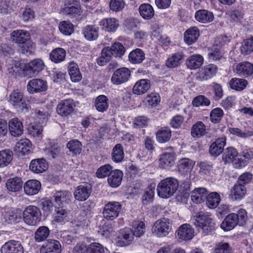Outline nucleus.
Instances as JSON below:
<instances>
[{
  "instance_id": "nucleus-1",
  "label": "nucleus",
  "mask_w": 253,
  "mask_h": 253,
  "mask_svg": "<svg viewBox=\"0 0 253 253\" xmlns=\"http://www.w3.org/2000/svg\"><path fill=\"white\" fill-rule=\"evenodd\" d=\"M30 37V33L23 30H14L10 34L12 41L18 45L19 52L27 55L32 54L35 48L34 43Z\"/></svg>"
},
{
  "instance_id": "nucleus-2",
  "label": "nucleus",
  "mask_w": 253,
  "mask_h": 253,
  "mask_svg": "<svg viewBox=\"0 0 253 253\" xmlns=\"http://www.w3.org/2000/svg\"><path fill=\"white\" fill-rule=\"evenodd\" d=\"M179 186L178 180L172 177L162 180L158 184V195L162 198H168L172 196Z\"/></svg>"
},
{
  "instance_id": "nucleus-3",
  "label": "nucleus",
  "mask_w": 253,
  "mask_h": 253,
  "mask_svg": "<svg viewBox=\"0 0 253 253\" xmlns=\"http://www.w3.org/2000/svg\"><path fill=\"white\" fill-rule=\"evenodd\" d=\"M195 225L201 230L202 234L208 235L212 233L215 230V223L213 219L207 213L200 211L195 216Z\"/></svg>"
},
{
  "instance_id": "nucleus-4",
  "label": "nucleus",
  "mask_w": 253,
  "mask_h": 253,
  "mask_svg": "<svg viewBox=\"0 0 253 253\" xmlns=\"http://www.w3.org/2000/svg\"><path fill=\"white\" fill-rule=\"evenodd\" d=\"M45 66L42 59H35L22 65L21 72L24 77L32 78L38 75L44 69Z\"/></svg>"
},
{
  "instance_id": "nucleus-5",
  "label": "nucleus",
  "mask_w": 253,
  "mask_h": 253,
  "mask_svg": "<svg viewBox=\"0 0 253 253\" xmlns=\"http://www.w3.org/2000/svg\"><path fill=\"white\" fill-rule=\"evenodd\" d=\"M24 222L30 226H36L42 220V212L39 208L34 205L26 207L23 212Z\"/></svg>"
},
{
  "instance_id": "nucleus-6",
  "label": "nucleus",
  "mask_w": 253,
  "mask_h": 253,
  "mask_svg": "<svg viewBox=\"0 0 253 253\" xmlns=\"http://www.w3.org/2000/svg\"><path fill=\"white\" fill-rule=\"evenodd\" d=\"M171 230V221L169 218H162L154 224L152 231L159 237H165Z\"/></svg>"
},
{
  "instance_id": "nucleus-7",
  "label": "nucleus",
  "mask_w": 253,
  "mask_h": 253,
  "mask_svg": "<svg viewBox=\"0 0 253 253\" xmlns=\"http://www.w3.org/2000/svg\"><path fill=\"white\" fill-rule=\"evenodd\" d=\"M122 208V205L118 202H108L103 208L102 213L104 218L108 220H114L119 216Z\"/></svg>"
},
{
  "instance_id": "nucleus-8",
  "label": "nucleus",
  "mask_w": 253,
  "mask_h": 253,
  "mask_svg": "<svg viewBox=\"0 0 253 253\" xmlns=\"http://www.w3.org/2000/svg\"><path fill=\"white\" fill-rule=\"evenodd\" d=\"M130 75V71L128 68L126 67L120 68L114 72L111 81L114 84H121L126 82Z\"/></svg>"
},
{
  "instance_id": "nucleus-9",
  "label": "nucleus",
  "mask_w": 253,
  "mask_h": 253,
  "mask_svg": "<svg viewBox=\"0 0 253 253\" xmlns=\"http://www.w3.org/2000/svg\"><path fill=\"white\" fill-rule=\"evenodd\" d=\"M74 107L73 100L71 99L63 100L57 105L56 112L61 117H67L73 112Z\"/></svg>"
},
{
  "instance_id": "nucleus-10",
  "label": "nucleus",
  "mask_w": 253,
  "mask_h": 253,
  "mask_svg": "<svg viewBox=\"0 0 253 253\" xmlns=\"http://www.w3.org/2000/svg\"><path fill=\"white\" fill-rule=\"evenodd\" d=\"M240 158L237 159V161L234 163L236 168H242L247 166L253 159V148L247 147L243 149L240 153Z\"/></svg>"
},
{
  "instance_id": "nucleus-11",
  "label": "nucleus",
  "mask_w": 253,
  "mask_h": 253,
  "mask_svg": "<svg viewBox=\"0 0 253 253\" xmlns=\"http://www.w3.org/2000/svg\"><path fill=\"white\" fill-rule=\"evenodd\" d=\"M80 5L77 3L66 0L64 5L60 9V13L68 16L70 18H75L80 15Z\"/></svg>"
},
{
  "instance_id": "nucleus-12",
  "label": "nucleus",
  "mask_w": 253,
  "mask_h": 253,
  "mask_svg": "<svg viewBox=\"0 0 253 253\" xmlns=\"http://www.w3.org/2000/svg\"><path fill=\"white\" fill-rule=\"evenodd\" d=\"M23 93L19 89L13 90L9 95V103L17 109L23 110L26 108V103L23 99Z\"/></svg>"
},
{
  "instance_id": "nucleus-13",
  "label": "nucleus",
  "mask_w": 253,
  "mask_h": 253,
  "mask_svg": "<svg viewBox=\"0 0 253 253\" xmlns=\"http://www.w3.org/2000/svg\"><path fill=\"white\" fill-rule=\"evenodd\" d=\"M134 236L132 230L125 228L120 230L116 244L118 247H125L129 245L133 240Z\"/></svg>"
},
{
  "instance_id": "nucleus-14",
  "label": "nucleus",
  "mask_w": 253,
  "mask_h": 253,
  "mask_svg": "<svg viewBox=\"0 0 253 253\" xmlns=\"http://www.w3.org/2000/svg\"><path fill=\"white\" fill-rule=\"evenodd\" d=\"M27 88L30 93L44 91L47 89V82L42 79H33L28 83Z\"/></svg>"
},
{
  "instance_id": "nucleus-15",
  "label": "nucleus",
  "mask_w": 253,
  "mask_h": 253,
  "mask_svg": "<svg viewBox=\"0 0 253 253\" xmlns=\"http://www.w3.org/2000/svg\"><path fill=\"white\" fill-rule=\"evenodd\" d=\"M177 237L181 241H189L194 236V229L187 223L180 226L175 233Z\"/></svg>"
},
{
  "instance_id": "nucleus-16",
  "label": "nucleus",
  "mask_w": 253,
  "mask_h": 253,
  "mask_svg": "<svg viewBox=\"0 0 253 253\" xmlns=\"http://www.w3.org/2000/svg\"><path fill=\"white\" fill-rule=\"evenodd\" d=\"M237 75L243 78H247L253 75V64L248 61L239 63L236 67Z\"/></svg>"
},
{
  "instance_id": "nucleus-17",
  "label": "nucleus",
  "mask_w": 253,
  "mask_h": 253,
  "mask_svg": "<svg viewBox=\"0 0 253 253\" xmlns=\"http://www.w3.org/2000/svg\"><path fill=\"white\" fill-rule=\"evenodd\" d=\"M41 253H61V245L59 241L54 239H48L41 247Z\"/></svg>"
},
{
  "instance_id": "nucleus-18",
  "label": "nucleus",
  "mask_w": 253,
  "mask_h": 253,
  "mask_svg": "<svg viewBox=\"0 0 253 253\" xmlns=\"http://www.w3.org/2000/svg\"><path fill=\"white\" fill-rule=\"evenodd\" d=\"M217 67L213 64L205 65L198 73L197 79L201 81H206L214 76L217 72Z\"/></svg>"
},
{
  "instance_id": "nucleus-19",
  "label": "nucleus",
  "mask_w": 253,
  "mask_h": 253,
  "mask_svg": "<svg viewBox=\"0 0 253 253\" xmlns=\"http://www.w3.org/2000/svg\"><path fill=\"white\" fill-rule=\"evenodd\" d=\"M226 144V138L225 137H220L212 142L209 148L210 154L213 157L218 156L224 151V148Z\"/></svg>"
},
{
  "instance_id": "nucleus-20",
  "label": "nucleus",
  "mask_w": 253,
  "mask_h": 253,
  "mask_svg": "<svg viewBox=\"0 0 253 253\" xmlns=\"http://www.w3.org/2000/svg\"><path fill=\"white\" fill-rule=\"evenodd\" d=\"M92 216L91 203L89 201L83 203L81 207L79 215L77 217L78 222L81 225L87 224L90 217Z\"/></svg>"
},
{
  "instance_id": "nucleus-21",
  "label": "nucleus",
  "mask_w": 253,
  "mask_h": 253,
  "mask_svg": "<svg viewBox=\"0 0 253 253\" xmlns=\"http://www.w3.org/2000/svg\"><path fill=\"white\" fill-rule=\"evenodd\" d=\"M91 190V186L87 183L78 186L74 193L75 199L79 201L86 200L89 197Z\"/></svg>"
},
{
  "instance_id": "nucleus-22",
  "label": "nucleus",
  "mask_w": 253,
  "mask_h": 253,
  "mask_svg": "<svg viewBox=\"0 0 253 253\" xmlns=\"http://www.w3.org/2000/svg\"><path fill=\"white\" fill-rule=\"evenodd\" d=\"M54 202L58 207H64L65 205L69 204L72 198V195L68 191H56L53 195Z\"/></svg>"
},
{
  "instance_id": "nucleus-23",
  "label": "nucleus",
  "mask_w": 253,
  "mask_h": 253,
  "mask_svg": "<svg viewBox=\"0 0 253 253\" xmlns=\"http://www.w3.org/2000/svg\"><path fill=\"white\" fill-rule=\"evenodd\" d=\"M48 165L45 159L38 158L32 160L29 165V169L35 173H41L48 169Z\"/></svg>"
},
{
  "instance_id": "nucleus-24",
  "label": "nucleus",
  "mask_w": 253,
  "mask_h": 253,
  "mask_svg": "<svg viewBox=\"0 0 253 253\" xmlns=\"http://www.w3.org/2000/svg\"><path fill=\"white\" fill-rule=\"evenodd\" d=\"M1 252V253H24V250L19 241L11 240L2 246Z\"/></svg>"
},
{
  "instance_id": "nucleus-25",
  "label": "nucleus",
  "mask_w": 253,
  "mask_h": 253,
  "mask_svg": "<svg viewBox=\"0 0 253 253\" xmlns=\"http://www.w3.org/2000/svg\"><path fill=\"white\" fill-rule=\"evenodd\" d=\"M200 35V30L196 26L191 27L184 33V41L190 45L196 42Z\"/></svg>"
},
{
  "instance_id": "nucleus-26",
  "label": "nucleus",
  "mask_w": 253,
  "mask_h": 253,
  "mask_svg": "<svg viewBox=\"0 0 253 253\" xmlns=\"http://www.w3.org/2000/svg\"><path fill=\"white\" fill-rule=\"evenodd\" d=\"M123 176L124 173L121 170H113L107 178L108 185L112 188L118 187L121 184Z\"/></svg>"
},
{
  "instance_id": "nucleus-27",
  "label": "nucleus",
  "mask_w": 253,
  "mask_h": 253,
  "mask_svg": "<svg viewBox=\"0 0 253 253\" xmlns=\"http://www.w3.org/2000/svg\"><path fill=\"white\" fill-rule=\"evenodd\" d=\"M6 187L8 191L17 195L22 190L23 181L21 178L15 177L9 178L6 182Z\"/></svg>"
},
{
  "instance_id": "nucleus-28",
  "label": "nucleus",
  "mask_w": 253,
  "mask_h": 253,
  "mask_svg": "<svg viewBox=\"0 0 253 253\" xmlns=\"http://www.w3.org/2000/svg\"><path fill=\"white\" fill-rule=\"evenodd\" d=\"M24 190L26 194L30 196L37 194L41 188V182L36 179L27 181L23 185Z\"/></svg>"
},
{
  "instance_id": "nucleus-29",
  "label": "nucleus",
  "mask_w": 253,
  "mask_h": 253,
  "mask_svg": "<svg viewBox=\"0 0 253 253\" xmlns=\"http://www.w3.org/2000/svg\"><path fill=\"white\" fill-rule=\"evenodd\" d=\"M102 30L108 32H115L119 25V20L114 18H103L99 22Z\"/></svg>"
},
{
  "instance_id": "nucleus-30",
  "label": "nucleus",
  "mask_w": 253,
  "mask_h": 253,
  "mask_svg": "<svg viewBox=\"0 0 253 253\" xmlns=\"http://www.w3.org/2000/svg\"><path fill=\"white\" fill-rule=\"evenodd\" d=\"M32 145V143L29 139H22L16 143L14 150L22 156L28 155L31 152Z\"/></svg>"
},
{
  "instance_id": "nucleus-31",
  "label": "nucleus",
  "mask_w": 253,
  "mask_h": 253,
  "mask_svg": "<svg viewBox=\"0 0 253 253\" xmlns=\"http://www.w3.org/2000/svg\"><path fill=\"white\" fill-rule=\"evenodd\" d=\"M239 153L236 149L233 147H228L223 151L222 155V159L224 164L232 163L234 166L235 162Z\"/></svg>"
},
{
  "instance_id": "nucleus-32",
  "label": "nucleus",
  "mask_w": 253,
  "mask_h": 253,
  "mask_svg": "<svg viewBox=\"0 0 253 253\" xmlns=\"http://www.w3.org/2000/svg\"><path fill=\"white\" fill-rule=\"evenodd\" d=\"M208 191L203 187L196 188L191 192V199L195 204H201L206 201Z\"/></svg>"
},
{
  "instance_id": "nucleus-33",
  "label": "nucleus",
  "mask_w": 253,
  "mask_h": 253,
  "mask_svg": "<svg viewBox=\"0 0 253 253\" xmlns=\"http://www.w3.org/2000/svg\"><path fill=\"white\" fill-rule=\"evenodd\" d=\"M195 162L188 158L181 159L177 163V169L182 174H186L191 172Z\"/></svg>"
},
{
  "instance_id": "nucleus-34",
  "label": "nucleus",
  "mask_w": 253,
  "mask_h": 253,
  "mask_svg": "<svg viewBox=\"0 0 253 253\" xmlns=\"http://www.w3.org/2000/svg\"><path fill=\"white\" fill-rule=\"evenodd\" d=\"M68 212L66 209L62 207H54V212L53 214V221L60 224H64L67 221Z\"/></svg>"
},
{
  "instance_id": "nucleus-35",
  "label": "nucleus",
  "mask_w": 253,
  "mask_h": 253,
  "mask_svg": "<svg viewBox=\"0 0 253 253\" xmlns=\"http://www.w3.org/2000/svg\"><path fill=\"white\" fill-rule=\"evenodd\" d=\"M213 13L206 9H200L195 13V18L196 21L201 23H208L214 19Z\"/></svg>"
},
{
  "instance_id": "nucleus-36",
  "label": "nucleus",
  "mask_w": 253,
  "mask_h": 253,
  "mask_svg": "<svg viewBox=\"0 0 253 253\" xmlns=\"http://www.w3.org/2000/svg\"><path fill=\"white\" fill-rule=\"evenodd\" d=\"M9 130L11 135L16 137L23 133V126L22 123L17 118L11 119L8 123Z\"/></svg>"
},
{
  "instance_id": "nucleus-37",
  "label": "nucleus",
  "mask_w": 253,
  "mask_h": 253,
  "mask_svg": "<svg viewBox=\"0 0 253 253\" xmlns=\"http://www.w3.org/2000/svg\"><path fill=\"white\" fill-rule=\"evenodd\" d=\"M150 86V81L149 80L141 79L135 83L132 88V91L135 94L141 95L146 93Z\"/></svg>"
},
{
  "instance_id": "nucleus-38",
  "label": "nucleus",
  "mask_w": 253,
  "mask_h": 253,
  "mask_svg": "<svg viewBox=\"0 0 253 253\" xmlns=\"http://www.w3.org/2000/svg\"><path fill=\"white\" fill-rule=\"evenodd\" d=\"M174 153L173 152H165L159 159V166L162 169H168L173 165L174 163Z\"/></svg>"
},
{
  "instance_id": "nucleus-39",
  "label": "nucleus",
  "mask_w": 253,
  "mask_h": 253,
  "mask_svg": "<svg viewBox=\"0 0 253 253\" xmlns=\"http://www.w3.org/2000/svg\"><path fill=\"white\" fill-rule=\"evenodd\" d=\"M83 33L87 41H95L99 36V28L94 25H87L83 29Z\"/></svg>"
},
{
  "instance_id": "nucleus-40",
  "label": "nucleus",
  "mask_w": 253,
  "mask_h": 253,
  "mask_svg": "<svg viewBox=\"0 0 253 253\" xmlns=\"http://www.w3.org/2000/svg\"><path fill=\"white\" fill-rule=\"evenodd\" d=\"M125 153L123 145L120 143L116 144L112 149L111 159L115 163H120L124 160Z\"/></svg>"
},
{
  "instance_id": "nucleus-41",
  "label": "nucleus",
  "mask_w": 253,
  "mask_h": 253,
  "mask_svg": "<svg viewBox=\"0 0 253 253\" xmlns=\"http://www.w3.org/2000/svg\"><path fill=\"white\" fill-rule=\"evenodd\" d=\"M204 58L200 54H194L190 56L186 61L187 67L190 69H197L200 68L203 63Z\"/></svg>"
},
{
  "instance_id": "nucleus-42",
  "label": "nucleus",
  "mask_w": 253,
  "mask_h": 253,
  "mask_svg": "<svg viewBox=\"0 0 253 253\" xmlns=\"http://www.w3.org/2000/svg\"><path fill=\"white\" fill-rule=\"evenodd\" d=\"M145 58V53L140 48L132 50L128 55V61L132 64L141 63Z\"/></svg>"
},
{
  "instance_id": "nucleus-43",
  "label": "nucleus",
  "mask_w": 253,
  "mask_h": 253,
  "mask_svg": "<svg viewBox=\"0 0 253 253\" xmlns=\"http://www.w3.org/2000/svg\"><path fill=\"white\" fill-rule=\"evenodd\" d=\"M247 189L244 185L237 182L231 190V198L234 200L242 199L246 194Z\"/></svg>"
},
{
  "instance_id": "nucleus-44",
  "label": "nucleus",
  "mask_w": 253,
  "mask_h": 253,
  "mask_svg": "<svg viewBox=\"0 0 253 253\" xmlns=\"http://www.w3.org/2000/svg\"><path fill=\"white\" fill-rule=\"evenodd\" d=\"M65 50L61 47H57L53 49L49 54V58L55 63H59L63 61L66 57Z\"/></svg>"
},
{
  "instance_id": "nucleus-45",
  "label": "nucleus",
  "mask_w": 253,
  "mask_h": 253,
  "mask_svg": "<svg viewBox=\"0 0 253 253\" xmlns=\"http://www.w3.org/2000/svg\"><path fill=\"white\" fill-rule=\"evenodd\" d=\"M171 136V131L169 127H163L156 133L157 141L160 143H164L169 141Z\"/></svg>"
},
{
  "instance_id": "nucleus-46",
  "label": "nucleus",
  "mask_w": 253,
  "mask_h": 253,
  "mask_svg": "<svg viewBox=\"0 0 253 253\" xmlns=\"http://www.w3.org/2000/svg\"><path fill=\"white\" fill-rule=\"evenodd\" d=\"M206 132V127L202 121H198L192 126L191 136L194 138H200L204 136Z\"/></svg>"
},
{
  "instance_id": "nucleus-47",
  "label": "nucleus",
  "mask_w": 253,
  "mask_h": 253,
  "mask_svg": "<svg viewBox=\"0 0 253 253\" xmlns=\"http://www.w3.org/2000/svg\"><path fill=\"white\" fill-rule=\"evenodd\" d=\"M238 225L232 213L228 214L220 224V227L224 231H229Z\"/></svg>"
},
{
  "instance_id": "nucleus-48",
  "label": "nucleus",
  "mask_w": 253,
  "mask_h": 253,
  "mask_svg": "<svg viewBox=\"0 0 253 253\" xmlns=\"http://www.w3.org/2000/svg\"><path fill=\"white\" fill-rule=\"evenodd\" d=\"M139 11L141 17L146 20L151 19L154 16L153 7L149 3L141 4L139 7Z\"/></svg>"
},
{
  "instance_id": "nucleus-49",
  "label": "nucleus",
  "mask_w": 253,
  "mask_h": 253,
  "mask_svg": "<svg viewBox=\"0 0 253 253\" xmlns=\"http://www.w3.org/2000/svg\"><path fill=\"white\" fill-rule=\"evenodd\" d=\"M50 231L48 227L41 226L36 230L34 234V239L37 242H42L46 240L50 234Z\"/></svg>"
},
{
  "instance_id": "nucleus-50",
  "label": "nucleus",
  "mask_w": 253,
  "mask_h": 253,
  "mask_svg": "<svg viewBox=\"0 0 253 253\" xmlns=\"http://www.w3.org/2000/svg\"><path fill=\"white\" fill-rule=\"evenodd\" d=\"M94 106L98 112H104L109 107L108 99L105 95L98 96L94 100Z\"/></svg>"
},
{
  "instance_id": "nucleus-51",
  "label": "nucleus",
  "mask_w": 253,
  "mask_h": 253,
  "mask_svg": "<svg viewBox=\"0 0 253 253\" xmlns=\"http://www.w3.org/2000/svg\"><path fill=\"white\" fill-rule=\"evenodd\" d=\"M68 72L72 82H79L82 80V76L77 64L71 62L68 67Z\"/></svg>"
},
{
  "instance_id": "nucleus-52",
  "label": "nucleus",
  "mask_w": 253,
  "mask_h": 253,
  "mask_svg": "<svg viewBox=\"0 0 253 253\" xmlns=\"http://www.w3.org/2000/svg\"><path fill=\"white\" fill-rule=\"evenodd\" d=\"M155 189V185L152 184L145 189L141 198L143 205H146L153 202L154 198Z\"/></svg>"
},
{
  "instance_id": "nucleus-53",
  "label": "nucleus",
  "mask_w": 253,
  "mask_h": 253,
  "mask_svg": "<svg viewBox=\"0 0 253 253\" xmlns=\"http://www.w3.org/2000/svg\"><path fill=\"white\" fill-rule=\"evenodd\" d=\"M206 205L210 209H214L217 207L220 202L219 194L215 192L208 193L206 197Z\"/></svg>"
},
{
  "instance_id": "nucleus-54",
  "label": "nucleus",
  "mask_w": 253,
  "mask_h": 253,
  "mask_svg": "<svg viewBox=\"0 0 253 253\" xmlns=\"http://www.w3.org/2000/svg\"><path fill=\"white\" fill-rule=\"evenodd\" d=\"M238 226H244L248 221L247 212L246 210L240 208L236 213H232Z\"/></svg>"
},
{
  "instance_id": "nucleus-55",
  "label": "nucleus",
  "mask_w": 253,
  "mask_h": 253,
  "mask_svg": "<svg viewBox=\"0 0 253 253\" xmlns=\"http://www.w3.org/2000/svg\"><path fill=\"white\" fill-rule=\"evenodd\" d=\"M13 152L9 149L0 151V167L3 168L8 165L13 158Z\"/></svg>"
},
{
  "instance_id": "nucleus-56",
  "label": "nucleus",
  "mask_w": 253,
  "mask_h": 253,
  "mask_svg": "<svg viewBox=\"0 0 253 253\" xmlns=\"http://www.w3.org/2000/svg\"><path fill=\"white\" fill-rule=\"evenodd\" d=\"M248 81L242 78H232L230 82V87L237 91H241L245 89L248 85Z\"/></svg>"
},
{
  "instance_id": "nucleus-57",
  "label": "nucleus",
  "mask_w": 253,
  "mask_h": 253,
  "mask_svg": "<svg viewBox=\"0 0 253 253\" xmlns=\"http://www.w3.org/2000/svg\"><path fill=\"white\" fill-rule=\"evenodd\" d=\"M224 116L223 110L219 107L212 109L210 114V119L213 124H219Z\"/></svg>"
},
{
  "instance_id": "nucleus-58",
  "label": "nucleus",
  "mask_w": 253,
  "mask_h": 253,
  "mask_svg": "<svg viewBox=\"0 0 253 253\" xmlns=\"http://www.w3.org/2000/svg\"><path fill=\"white\" fill-rule=\"evenodd\" d=\"M67 147L73 156L79 155L82 150V144L78 140L74 139L69 141L67 144Z\"/></svg>"
},
{
  "instance_id": "nucleus-59",
  "label": "nucleus",
  "mask_w": 253,
  "mask_h": 253,
  "mask_svg": "<svg viewBox=\"0 0 253 253\" xmlns=\"http://www.w3.org/2000/svg\"><path fill=\"white\" fill-rule=\"evenodd\" d=\"M14 1L12 0H1L0 1V12L3 14H7L13 12L14 9Z\"/></svg>"
},
{
  "instance_id": "nucleus-60",
  "label": "nucleus",
  "mask_w": 253,
  "mask_h": 253,
  "mask_svg": "<svg viewBox=\"0 0 253 253\" xmlns=\"http://www.w3.org/2000/svg\"><path fill=\"white\" fill-rule=\"evenodd\" d=\"M109 50L112 55L115 57H122L126 51V49L123 44L120 42H115L111 47Z\"/></svg>"
},
{
  "instance_id": "nucleus-61",
  "label": "nucleus",
  "mask_w": 253,
  "mask_h": 253,
  "mask_svg": "<svg viewBox=\"0 0 253 253\" xmlns=\"http://www.w3.org/2000/svg\"><path fill=\"white\" fill-rule=\"evenodd\" d=\"M113 167L110 164H105L100 167L96 170V176L99 178L108 177L113 170Z\"/></svg>"
},
{
  "instance_id": "nucleus-62",
  "label": "nucleus",
  "mask_w": 253,
  "mask_h": 253,
  "mask_svg": "<svg viewBox=\"0 0 253 253\" xmlns=\"http://www.w3.org/2000/svg\"><path fill=\"white\" fill-rule=\"evenodd\" d=\"M132 230L133 236L137 237H140L143 236L146 230L145 224L142 221H136L133 223Z\"/></svg>"
},
{
  "instance_id": "nucleus-63",
  "label": "nucleus",
  "mask_w": 253,
  "mask_h": 253,
  "mask_svg": "<svg viewBox=\"0 0 253 253\" xmlns=\"http://www.w3.org/2000/svg\"><path fill=\"white\" fill-rule=\"evenodd\" d=\"M59 29L63 34L69 36L74 32V25L69 21H63L60 23Z\"/></svg>"
},
{
  "instance_id": "nucleus-64",
  "label": "nucleus",
  "mask_w": 253,
  "mask_h": 253,
  "mask_svg": "<svg viewBox=\"0 0 253 253\" xmlns=\"http://www.w3.org/2000/svg\"><path fill=\"white\" fill-rule=\"evenodd\" d=\"M241 52L244 55L250 54L253 52V37L247 39L240 48Z\"/></svg>"
}]
</instances>
